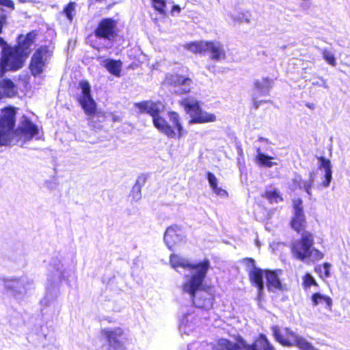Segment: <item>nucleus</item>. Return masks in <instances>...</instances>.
Returning a JSON list of instances; mask_svg holds the SVG:
<instances>
[{"label": "nucleus", "mask_w": 350, "mask_h": 350, "mask_svg": "<svg viewBox=\"0 0 350 350\" xmlns=\"http://www.w3.org/2000/svg\"><path fill=\"white\" fill-rule=\"evenodd\" d=\"M16 111L14 108L5 109L0 118V146L18 145L23 146L38 134V126L25 116L18 127L13 131Z\"/></svg>", "instance_id": "nucleus-1"}, {"label": "nucleus", "mask_w": 350, "mask_h": 350, "mask_svg": "<svg viewBox=\"0 0 350 350\" xmlns=\"http://www.w3.org/2000/svg\"><path fill=\"white\" fill-rule=\"evenodd\" d=\"M141 113H147L152 117L154 126L170 138H180L183 135V128L179 115L175 111L168 113L170 123L160 114L164 111L165 106L161 102L144 101L135 104Z\"/></svg>", "instance_id": "nucleus-2"}, {"label": "nucleus", "mask_w": 350, "mask_h": 350, "mask_svg": "<svg viewBox=\"0 0 350 350\" xmlns=\"http://www.w3.org/2000/svg\"><path fill=\"white\" fill-rule=\"evenodd\" d=\"M206 274V268H200L196 275L187 277L186 282H182L180 289L189 296L196 307L208 310L213 306L214 297L204 286Z\"/></svg>", "instance_id": "nucleus-3"}, {"label": "nucleus", "mask_w": 350, "mask_h": 350, "mask_svg": "<svg viewBox=\"0 0 350 350\" xmlns=\"http://www.w3.org/2000/svg\"><path fill=\"white\" fill-rule=\"evenodd\" d=\"M6 16L4 10L0 7V33L2 25L5 22ZM0 49H1V62L5 69L18 70L21 68L27 57L20 50L9 47L7 43L0 38Z\"/></svg>", "instance_id": "nucleus-4"}, {"label": "nucleus", "mask_w": 350, "mask_h": 350, "mask_svg": "<svg viewBox=\"0 0 350 350\" xmlns=\"http://www.w3.org/2000/svg\"><path fill=\"white\" fill-rule=\"evenodd\" d=\"M217 350H275L267 337L260 334L252 345L247 344L243 338H239L237 343L221 338L217 341Z\"/></svg>", "instance_id": "nucleus-5"}, {"label": "nucleus", "mask_w": 350, "mask_h": 350, "mask_svg": "<svg viewBox=\"0 0 350 350\" xmlns=\"http://www.w3.org/2000/svg\"><path fill=\"white\" fill-rule=\"evenodd\" d=\"M184 48L193 53L208 55L211 59L221 62L226 59V51L224 45L217 40H200L184 45Z\"/></svg>", "instance_id": "nucleus-6"}, {"label": "nucleus", "mask_w": 350, "mask_h": 350, "mask_svg": "<svg viewBox=\"0 0 350 350\" xmlns=\"http://www.w3.org/2000/svg\"><path fill=\"white\" fill-rule=\"evenodd\" d=\"M185 112L189 115L191 120L189 124H204L213 122L217 120L215 114L203 111L196 98L192 96L186 97L179 101Z\"/></svg>", "instance_id": "nucleus-7"}, {"label": "nucleus", "mask_w": 350, "mask_h": 350, "mask_svg": "<svg viewBox=\"0 0 350 350\" xmlns=\"http://www.w3.org/2000/svg\"><path fill=\"white\" fill-rule=\"evenodd\" d=\"M271 330L275 340L283 346H295L301 350H317L304 338L288 328L280 329L278 326H273Z\"/></svg>", "instance_id": "nucleus-8"}, {"label": "nucleus", "mask_w": 350, "mask_h": 350, "mask_svg": "<svg viewBox=\"0 0 350 350\" xmlns=\"http://www.w3.org/2000/svg\"><path fill=\"white\" fill-rule=\"evenodd\" d=\"M170 262L171 267L177 271H180V269L187 271L184 275L183 282H186L187 277L196 275L200 268H206V272H208L210 268V262L208 259L198 262H191L188 258L178 254H172L170 257Z\"/></svg>", "instance_id": "nucleus-9"}, {"label": "nucleus", "mask_w": 350, "mask_h": 350, "mask_svg": "<svg viewBox=\"0 0 350 350\" xmlns=\"http://www.w3.org/2000/svg\"><path fill=\"white\" fill-rule=\"evenodd\" d=\"M5 289L15 299L21 301L33 288V282L27 277L3 280Z\"/></svg>", "instance_id": "nucleus-10"}, {"label": "nucleus", "mask_w": 350, "mask_h": 350, "mask_svg": "<svg viewBox=\"0 0 350 350\" xmlns=\"http://www.w3.org/2000/svg\"><path fill=\"white\" fill-rule=\"evenodd\" d=\"M100 334L107 342L108 350L125 349L126 338L124 330L121 327L104 328L101 329Z\"/></svg>", "instance_id": "nucleus-11"}, {"label": "nucleus", "mask_w": 350, "mask_h": 350, "mask_svg": "<svg viewBox=\"0 0 350 350\" xmlns=\"http://www.w3.org/2000/svg\"><path fill=\"white\" fill-rule=\"evenodd\" d=\"M79 88L81 93L78 98V100L85 114L90 116L88 120H90L96 112V103L91 95V88L88 81H81Z\"/></svg>", "instance_id": "nucleus-12"}, {"label": "nucleus", "mask_w": 350, "mask_h": 350, "mask_svg": "<svg viewBox=\"0 0 350 350\" xmlns=\"http://www.w3.org/2000/svg\"><path fill=\"white\" fill-rule=\"evenodd\" d=\"M314 238L312 233L305 231L302 233L300 240L295 241L292 245V253L293 256L300 260L308 258V254L310 247L313 246Z\"/></svg>", "instance_id": "nucleus-13"}, {"label": "nucleus", "mask_w": 350, "mask_h": 350, "mask_svg": "<svg viewBox=\"0 0 350 350\" xmlns=\"http://www.w3.org/2000/svg\"><path fill=\"white\" fill-rule=\"evenodd\" d=\"M94 35L97 38L113 40L117 36L116 21L109 18L101 20L94 30Z\"/></svg>", "instance_id": "nucleus-14"}, {"label": "nucleus", "mask_w": 350, "mask_h": 350, "mask_svg": "<svg viewBox=\"0 0 350 350\" xmlns=\"http://www.w3.org/2000/svg\"><path fill=\"white\" fill-rule=\"evenodd\" d=\"M165 83L177 88L176 93L182 94L191 91L193 81L189 77L179 75H168L165 78Z\"/></svg>", "instance_id": "nucleus-15"}, {"label": "nucleus", "mask_w": 350, "mask_h": 350, "mask_svg": "<svg viewBox=\"0 0 350 350\" xmlns=\"http://www.w3.org/2000/svg\"><path fill=\"white\" fill-rule=\"evenodd\" d=\"M49 56V51L46 47H40L34 53L30 64L31 71L33 75L42 72L44 63Z\"/></svg>", "instance_id": "nucleus-16"}, {"label": "nucleus", "mask_w": 350, "mask_h": 350, "mask_svg": "<svg viewBox=\"0 0 350 350\" xmlns=\"http://www.w3.org/2000/svg\"><path fill=\"white\" fill-rule=\"evenodd\" d=\"M293 217L291 221L292 228L300 232L306 227V218L303 211L302 200L299 198L293 200Z\"/></svg>", "instance_id": "nucleus-17"}, {"label": "nucleus", "mask_w": 350, "mask_h": 350, "mask_svg": "<svg viewBox=\"0 0 350 350\" xmlns=\"http://www.w3.org/2000/svg\"><path fill=\"white\" fill-rule=\"evenodd\" d=\"M244 260L250 269L249 275L250 280L252 283L255 284L256 286L258 288L259 292H260L264 288L263 271L255 266V261L254 259L245 258Z\"/></svg>", "instance_id": "nucleus-18"}, {"label": "nucleus", "mask_w": 350, "mask_h": 350, "mask_svg": "<svg viewBox=\"0 0 350 350\" xmlns=\"http://www.w3.org/2000/svg\"><path fill=\"white\" fill-rule=\"evenodd\" d=\"M49 271L48 275V281L53 284H58L64 278V265L59 258H53L50 262Z\"/></svg>", "instance_id": "nucleus-19"}, {"label": "nucleus", "mask_w": 350, "mask_h": 350, "mask_svg": "<svg viewBox=\"0 0 350 350\" xmlns=\"http://www.w3.org/2000/svg\"><path fill=\"white\" fill-rule=\"evenodd\" d=\"M163 240L170 250L176 243L182 240V232L180 228L176 226L168 227L165 232Z\"/></svg>", "instance_id": "nucleus-20"}, {"label": "nucleus", "mask_w": 350, "mask_h": 350, "mask_svg": "<svg viewBox=\"0 0 350 350\" xmlns=\"http://www.w3.org/2000/svg\"><path fill=\"white\" fill-rule=\"evenodd\" d=\"M319 169L324 171V180L322 182V185L324 187H327L332 178V171L331 162L329 159L324 157H319Z\"/></svg>", "instance_id": "nucleus-21"}, {"label": "nucleus", "mask_w": 350, "mask_h": 350, "mask_svg": "<svg viewBox=\"0 0 350 350\" xmlns=\"http://www.w3.org/2000/svg\"><path fill=\"white\" fill-rule=\"evenodd\" d=\"M316 174L314 172H311L309 174V179L308 180H302L299 176L296 177L294 180V184L296 185V187L304 189L306 192L308 193L309 197L312 196L311 189L314 182Z\"/></svg>", "instance_id": "nucleus-22"}, {"label": "nucleus", "mask_w": 350, "mask_h": 350, "mask_svg": "<svg viewBox=\"0 0 350 350\" xmlns=\"http://www.w3.org/2000/svg\"><path fill=\"white\" fill-rule=\"evenodd\" d=\"M100 65L105 67L107 71L116 77H120L122 62L120 60L105 59L100 62Z\"/></svg>", "instance_id": "nucleus-23"}, {"label": "nucleus", "mask_w": 350, "mask_h": 350, "mask_svg": "<svg viewBox=\"0 0 350 350\" xmlns=\"http://www.w3.org/2000/svg\"><path fill=\"white\" fill-rule=\"evenodd\" d=\"M281 272V270H278ZM267 286L269 291H275L281 289V282L278 278V271H265Z\"/></svg>", "instance_id": "nucleus-24"}, {"label": "nucleus", "mask_w": 350, "mask_h": 350, "mask_svg": "<svg viewBox=\"0 0 350 350\" xmlns=\"http://www.w3.org/2000/svg\"><path fill=\"white\" fill-rule=\"evenodd\" d=\"M194 317L192 314H186L183 315L179 325V331L181 334L189 335L195 328L193 323Z\"/></svg>", "instance_id": "nucleus-25"}, {"label": "nucleus", "mask_w": 350, "mask_h": 350, "mask_svg": "<svg viewBox=\"0 0 350 350\" xmlns=\"http://www.w3.org/2000/svg\"><path fill=\"white\" fill-rule=\"evenodd\" d=\"M16 93L14 83L10 79L0 81V98L3 97H12Z\"/></svg>", "instance_id": "nucleus-26"}, {"label": "nucleus", "mask_w": 350, "mask_h": 350, "mask_svg": "<svg viewBox=\"0 0 350 350\" xmlns=\"http://www.w3.org/2000/svg\"><path fill=\"white\" fill-rule=\"evenodd\" d=\"M273 81L269 78H262L261 80L256 81L254 83V91L261 96L268 94L272 88Z\"/></svg>", "instance_id": "nucleus-27"}, {"label": "nucleus", "mask_w": 350, "mask_h": 350, "mask_svg": "<svg viewBox=\"0 0 350 350\" xmlns=\"http://www.w3.org/2000/svg\"><path fill=\"white\" fill-rule=\"evenodd\" d=\"M228 15L234 23H238L249 24L252 18V14L247 10L240 12H230Z\"/></svg>", "instance_id": "nucleus-28"}, {"label": "nucleus", "mask_w": 350, "mask_h": 350, "mask_svg": "<svg viewBox=\"0 0 350 350\" xmlns=\"http://www.w3.org/2000/svg\"><path fill=\"white\" fill-rule=\"evenodd\" d=\"M207 179L212 190L216 195L220 197L227 196L228 193L226 191L217 186V178L213 173H207Z\"/></svg>", "instance_id": "nucleus-29"}, {"label": "nucleus", "mask_w": 350, "mask_h": 350, "mask_svg": "<svg viewBox=\"0 0 350 350\" xmlns=\"http://www.w3.org/2000/svg\"><path fill=\"white\" fill-rule=\"evenodd\" d=\"M256 161L258 165H262L267 167H271L273 165H277L276 162H272L271 160L273 157H269L268 155L265 154L261 152V150L259 147L256 149Z\"/></svg>", "instance_id": "nucleus-30"}, {"label": "nucleus", "mask_w": 350, "mask_h": 350, "mask_svg": "<svg viewBox=\"0 0 350 350\" xmlns=\"http://www.w3.org/2000/svg\"><path fill=\"white\" fill-rule=\"evenodd\" d=\"M312 301L314 306L319 304L325 303L326 307L330 310L332 306V299L327 295H322L319 293H314L312 296Z\"/></svg>", "instance_id": "nucleus-31"}, {"label": "nucleus", "mask_w": 350, "mask_h": 350, "mask_svg": "<svg viewBox=\"0 0 350 350\" xmlns=\"http://www.w3.org/2000/svg\"><path fill=\"white\" fill-rule=\"evenodd\" d=\"M32 44H33L31 42H27V40L24 39V36L21 35L18 37V45L16 49L20 50L23 54L27 57L30 52V47Z\"/></svg>", "instance_id": "nucleus-32"}, {"label": "nucleus", "mask_w": 350, "mask_h": 350, "mask_svg": "<svg viewBox=\"0 0 350 350\" xmlns=\"http://www.w3.org/2000/svg\"><path fill=\"white\" fill-rule=\"evenodd\" d=\"M76 5L75 2H70L64 9V13L66 16L67 18L71 22L76 14Z\"/></svg>", "instance_id": "nucleus-33"}, {"label": "nucleus", "mask_w": 350, "mask_h": 350, "mask_svg": "<svg viewBox=\"0 0 350 350\" xmlns=\"http://www.w3.org/2000/svg\"><path fill=\"white\" fill-rule=\"evenodd\" d=\"M265 196L267 198L270 202L278 203L282 200L278 191L273 189V191H267L265 192Z\"/></svg>", "instance_id": "nucleus-34"}, {"label": "nucleus", "mask_w": 350, "mask_h": 350, "mask_svg": "<svg viewBox=\"0 0 350 350\" xmlns=\"http://www.w3.org/2000/svg\"><path fill=\"white\" fill-rule=\"evenodd\" d=\"M323 254L319 250L315 249L314 247H310L309 250V253L308 254V258H310L313 261L319 260L323 258Z\"/></svg>", "instance_id": "nucleus-35"}, {"label": "nucleus", "mask_w": 350, "mask_h": 350, "mask_svg": "<svg viewBox=\"0 0 350 350\" xmlns=\"http://www.w3.org/2000/svg\"><path fill=\"white\" fill-rule=\"evenodd\" d=\"M323 59L329 64H330L332 66H336V59L334 57V55L332 52H330L326 49L323 50Z\"/></svg>", "instance_id": "nucleus-36"}, {"label": "nucleus", "mask_w": 350, "mask_h": 350, "mask_svg": "<svg viewBox=\"0 0 350 350\" xmlns=\"http://www.w3.org/2000/svg\"><path fill=\"white\" fill-rule=\"evenodd\" d=\"M304 288H310L312 285H317L314 278L310 274L306 273L303 278Z\"/></svg>", "instance_id": "nucleus-37"}, {"label": "nucleus", "mask_w": 350, "mask_h": 350, "mask_svg": "<svg viewBox=\"0 0 350 350\" xmlns=\"http://www.w3.org/2000/svg\"><path fill=\"white\" fill-rule=\"evenodd\" d=\"M153 6L155 10L161 14L165 13V2L164 0H152Z\"/></svg>", "instance_id": "nucleus-38"}, {"label": "nucleus", "mask_w": 350, "mask_h": 350, "mask_svg": "<svg viewBox=\"0 0 350 350\" xmlns=\"http://www.w3.org/2000/svg\"><path fill=\"white\" fill-rule=\"evenodd\" d=\"M131 197L133 200H135L136 202L141 199V188L139 185H135L133 187L131 191Z\"/></svg>", "instance_id": "nucleus-39"}, {"label": "nucleus", "mask_w": 350, "mask_h": 350, "mask_svg": "<svg viewBox=\"0 0 350 350\" xmlns=\"http://www.w3.org/2000/svg\"><path fill=\"white\" fill-rule=\"evenodd\" d=\"M0 5L5 6L11 10L14 9V3L12 0H0Z\"/></svg>", "instance_id": "nucleus-40"}, {"label": "nucleus", "mask_w": 350, "mask_h": 350, "mask_svg": "<svg viewBox=\"0 0 350 350\" xmlns=\"http://www.w3.org/2000/svg\"><path fill=\"white\" fill-rule=\"evenodd\" d=\"M36 38V34L33 32H30L24 36V39L27 40V42L33 43Z\"/></svg>", "instance_id": "nucleus-41"}, {"label": "nucleus", "mask_w": 350, "mask_h": 350, "mask_svg": "<svg viewBox=\"0 0 350 350\" xmlns=\"http://www.w3.org/2000/svg\"><path fill=\"white\" fill-rule=\"evenodd\" d=\"M312 84L315 85H318V86H322V87L325 88H328L326 81L324 79H320L319 81H315V82L314 81L312 83Z\"/></svg>", "instance_id": "nucleus-42"}, {"label": "nucleus", "mask_w": 350, "mask_h": 350, "mask_svg": "<svg viewBox=\"0 0 350 350\" xmlns=\"http://www.w3.org/2000/svg\"><path fill=\"white\" fill-rule=\"evenodd\" d=\"M181 11V8L179 5H175L172 7V9L171 10V14L172 16L175 15L176 14H179Z\"/></svg>", "instance_id": "nucleus-43"}, {"label": "nucleus", "mask_w": 350, "mask_h": 350, "mask_svg": "<svg viewBox=\"0 0 350 350\" xmlns=\"http://www.w3.org/2000/svg\"><path fill=\"white\" fill-rule=\"evenodd\" d=\"M331 267V265L328 262H325L323 264V269H324V272H325V275L326 277H329V268Z\"/></svg>", "instance_id": "nucleus-44"}, {"label": "nucleus", "mask_w": 350, "mask_h": 350, "mask_svg": "<svg viewBox=\"0 0 350 350\" xmlns=\"http://www.w3.org/2000/svg\"><path fill=\"white\" fill-rule=\"evenodd\" d=\"M304 2L301 3V7L303 10H307L310 8L311 3L309 0L303 1Z\"/></svg>", "instance_id": "nucleus-45"}, {"label": "nucleus", "mask_w": 350, "mask_h": 350, "mask_svg": "<svg viewBox=\"0 0 350 350\" xmlns=\"http://www.w3.org/2000/svg\"><path fill=\"white\" fill-rule=\"evenodd\" d=\"M258 141L260 142H268V140L267 139H264L263 137H260L258 139Z\"/></svg>", "instance_id": "nucleus-46"}, {"label": "nucleus", "mask_w": 350, "mask_h": 350, "mask_svg": "<svg viewBox=\"0 0 350 350\" xmlns=\"http://www.w3.org/2000/svg\"><path fill=\"white\" fill-rule=\"evenodd\" d=\"M238 152L240 155L243 154V150L240 148H238Z\"/></svg>", "instance_id": "nucleus-47"}, {"label": "nucleus", "mask_w": 350, "mask_h": 350, "mask_svg": "<svg viewBox=\"0 0 350 350\" xmlns=\"http://www.w3.org/2000/svg\"><path fill=\"white\" fill-rule=\"evenodd\" d=\"M20 2L25 3L27 2L28 0H18Z\"/></svg>", "instance_id": "nucleus-48"}, {"label": "nucleus", "mask_w": 350, "mask_h": 350, "mask_svg": "<svg viewBox=\"0 0 350 350\" xmlns=\"http://www.w3.org/2000/svg\"><path fill=\"white\" fill-rule=\"evenodd\" d=\"M306 105H307L309 108H312V105L307 104Z\"/></svg>", "instance_id": "nucleus-49"}]
</instances>
